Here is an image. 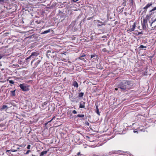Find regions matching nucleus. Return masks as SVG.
Instances as JSON below:
<instances>
[{"label":"nucleus","instance_id":"2f4dec72","mask_svg":"<svg viewBox=\"0 0 156 156\" xmlns=\"http://www.w3.org/2000/svg\"><path fill=\"white\" fill-rule=\"evenodd\" d=\"M10 151V150H7L6 152L7 153V154H10L11 153H9V152Z\"/></svg>","mask_w":156,"mask_h":156},{"label":"nucleus","instance_id":"0eeeda50","mask_svg":"<svg viewBox=\"0 0 156 156\" xmlns=\"http://www.w3.org/2000/svg\"><path fill=\"white\" fill-rule=\"evenodd\" d=\"M152 5V2H151L150 3H149L147 4L144 7L143 9H144L147 10L148 8L151 6Z\"/></svg>","mask_w":156,"mask_h":156},{"label":"nucleus","instance_id":"cd10ccee","mask_svg":"<svg viewBox=\"0 0 156 156\" xmlns=\"http://www.w3.org/2000/svg\"><path fill=\"white\" fill-rule=\"evenodd\" d=\"M85 124H86V125L87 126H89V123L88 122H87V121L85 122Z\"/></svg>","mask_w":156,"mask_h":156},{"label":"nucleus","instance_id":"f03ea898","mask_svg":"<svg viewBox=\"0 0 156 156\" xmlns=\"http://www.w3.org/2000/svg\"><path fill=\"white\" fill-rule=\"evenodd\" d=\"M19 86L23 91H27L29 90L28 87L25 83L20 84V85Z\"/></svg>","mask_w":156,"mask_h":156},{"label":"nucleus","instance_id":"c756f323","mask_svg":"<svg viewBox=\"0 0 156 156\" xmlns=\"http://www.w3.org/2000/svg\"><path fill=\"white\" fill-rule=\"evenodd\" d=\"M30 152V150H28L26 152V153H25V154H29V152Z\"/></svg>","mask_w":156,"mask_h":156},{"label":"nucleus","instance_id":"37998d69","mask_svg":"<svg viewBox=\"0 0 156 156\" xmlns=\"http://www.w3.org/2000/svg\"><path fill=\"white\" fill-rule=\"evenodd\" d=\"M123 4L124 5V6H126V4L125 3H124V2L123 3Z\"/></svg>","mask_w":156,"mask_h":156},{"label":"nucleus","instance_id":"5701e85b","mask_svg":"<svg viewBox=\"0 0 156 156\" xmlns=\"http://www.w3.org/2000/svg\"><path fill=\"white\" fill-rule=\"evenodd\" d=\"M9 81V83L12 84H14V82L12 80H8Z\"/></svg>","mask_w":156,"mask_h":156},{"label":"nucleus","instance_id":"e433bc0d","mask_svg":"<svg viewBox=\"0 0 156 156\" xmlns=\"http://www.w3.org/2000/svg\"><path fill=\"white\" fill-rule=\"evenodd\" d=\"M79 0H72V1H73L74 2H76L78 1Z\"/></svg>","mask_w":156,"mask_h":156},{"label":"nucleus","instance_id":"f8f14e48","mask_svg":"<svg viewBox=\"0 0 156 156\" xmlns=\"http://www.w3.org/2000/svg\"><path fill=\"white\" fill-rule=\"evenodd\" d=\"M96 105V113L99 115H100V112H99V109L98 108V105Z\"/></svg>","mask_w":156,"mask_h":156},{"label":"nucleus","instance_id":"7c9ffc66","mask_svg":"<svg viewBox=\"0 0 156 156\" xmlns=\"http://www.w3.org/2000/svg\"><path fill=\"white\" fill-rule=\"evenodd\" d=\"M32 57H30V56H29V57H28V58H27L26 59V60H28V59H31V58Z\"/></svg>","mask_w":156,"mask_h":156},{"label":"nucleus","instance_id":"20e7f679","mask_svg":"<svg viewBox=\"0 0 156 156\" xmlns=\"http://www.w3.org/2000/svg\"><path fill=\"white\" fill-rule=\"evenodd\" d=\"M85 102L83 101H82L80 102L79 108H85Z\"/></svg>","mask_w":156,"mask_h":156},{"label":"nucleus","instance_id":"393cba45","mask_svg":"<svg viewBox=\"0 0 156 156\" xmlns=\"http://www.w3.org/2000/svg\"><path fill=\"white\" fill-rule=\"evenodd\" d=\"M155 21H156V18L154 20L152 21V22L151 23V26H152V25L155 22Z\"/></svg>","mask_w":156,"mask_h":156},{"label":"nucleus","instance_id":"4468645a","mask_svg":"<svg viewBox=\"0 0 156 156\" xmlns=\"http://www.w3.org/2000/svg\"><path fill=\"white\" fill-rule=\"evenodd\" d=\"M40 60H38L37 62L35 64H34V68H36L37 66L39 64V63H40Z\"/></svg>","mask_w":156,"mask_h":156},{"label":"nucleus","instance_id":"bb28decb","mask_svg":"<svg viewBox=\"0 0 156 156\" xmlns=\"http://www.w3.org/2000/svg\"><path fill=\"white\" fill-rule=\"evenodd\" d=\"M72 113L74 114H76L77 113V112L75 110H74L73 111Z\"/></svg>","mask_w":156,"mask_h":156},{"label":"nucleus","instance_id":"c85d7f7f","mask_svg":"<svg viewBox=\"0 0 156 156\" xmlns=\"http://www.w3.org/2000/svg\"><path fill=\"white\" fill-rule=\"evenodd\" d=\"M30 147H31L30 145L29 144L27 145V148L28 149H30Z\"/></svg>","mask_w":156,"mask_h":156},{"label":"nucleus","instance_id":"2eb2a0df","mask_svg":"<svg viewBox=\"0 0 156 156\" xmlns=\"http://www.w3.org/2000/svg\"><path fill=\"white\" fill-rule=\"evenodd\" d=\"M84 117V115L83 114H78L77 116H76V117H80V118H83Z\"/></svg>","mask_w":156,"mask_h":156},{"label":"nucleus","instance_id":"dca6fc26","mask_svg":"<svg viewBox=\"0 0 156 156\" xmlns=\"http://www.w3.org/2000/svg\"><path fill=\"white\" fill-rule=\"evenodd\" d=\"M47 103H47V101H45V102H44L42 104L41 106L43 108H44V106L46 105H47Z\"/></svg>","mask_w":156,"mask_h":156},{"label":"nucleus","instance_id":"a878e982","mask_svg":"<svg viewBox=\"0 0 156 156\" xmlns=\"http://www.w3.org/2000/svg\"><path fill=\"white\" fill-rule=\"evenodd\" d=\"M140 47L141 48H147V47L146 46H144L143 45H141L140 46Z\"/></svg>","mask_w":156,"mask_h":156},{"label":"nucleus","instance_id":"49530a36","mask_svg":"<svg viewBox=\"0 0 156 156\" xmlns=\"http://www.w3.org/2000/svg\"><path fill=\"white\" fill-rule=\"evenodd\" d=\"M118 88H115V90H118Z\"/></svg>","mask_w":156,"mask_h":156},{"label":"nucleus","instance_id":"a18cd8bd","mask_svg":"<svg viewBox=\"0 0 156 156\" xmlns=\"http://www.w3.org/2000/svg\"><path fill=\"white\" fill-rule=\"evenodd\" d=\"M80 154V152H79L77 154V155H79Z\"/></svg>","mask_w":156,"mask_h":156},{"label":"nucleus","instance_id":"ea45409f","mask_svg":"<svg viewBox=\"0 0 156 156\" xmlns=\"http://www.w3.org/2000/svg\"><path fill=\"white\" fill-rule=\"evenodd\" d=\"M85 56V54H83V55H82L81 56H82V57H84V56Z\"/></svg>","mask_w":156,"mask_h":156},{"label":"nucleus","instance_id":"39448f33","mask_svg":"<svg viewBox=\"0 0 156 156\" xmlns=\"http://www.w3.org/2000/svg\"><path fill=\"white\" fill-rule=\"evenodd\" d=\"M52 53H54V52H51V51L48 50V51H47V57L49 58V56H51V58H54V55L53 56L51 55V54Z\"/></svg>","mask_w":156,"mask_h":156},{"label":"nucleus","instance_id":"79ce46f5","mask_svg":"<svg viewBox=\"0 0 156 156\" xmlns=\"http://www.w3.org/2000/svg\"><path fill=\"white\" fill-rule=\"evenodd\" d=\"M2 57V56L0 55V59Z\"/></svg>","mask_w":156,"mask_h":156},{"label":"nucleus","instance_id":"6e6552de","mask_svg":"<svg viewBox=\"0 0 156 156\" xmlns=\"http://www.w3.org/2000/svg\"><path fill=\"white\" fill-rule=\"evenodd\" d=\"M38 54V53L36 52H34L32 53L30 55V57H31L32 58H34V57H36L37 56Z\"/></svg>","mask_w":156,"mask_h":156},{"label":"nucleus","instance_id":"423d86ee","mask_svg":"<svg viewBox=\"0 0 156 156\" xmlns=\"http://www.w3.org/2000/svg\"><path fill=\"white\" fill-rule=\"evenodd\" d=\"M155 12H156V7H154L150 11L151 15H152Z\"/></svg>","mask_w":156,"mask_h":156},{"label":"nucleus","instance_id":"f257e3e1","mask_svg":"<svg viewBox=\"0 0 156 156\" xmlns=\"http://www.w3.org/2000/svg\"><path fill=\"white\" fill-rule=\"evenodd\" d=\"M132 85L131 81L123 80L119 84L118 88L120 89L121 91L124 92L126 90L130 89Z\"/></svg>","mask_w":156,"mask_h":156},{"label":"nucleus","instance_id":"ddd939ff","mask_svg":"<svg viewBox=\"0 0 156 156\" xmlns=\"http://www.w3.org/2000/svg\"><path fill=\"white\" fill-rule=\"evenodd\" d=\"M51 30L50 29H48L47 30H45L43 32L41 33V34H45L48 33L50 32V31Z\"/></svg>","mask_w":156,"mask_h":156},{"label":"nucleus","instance_id":"58836bf2","mask_svg":"<svg viewBox=\"0 0 156 156\" xmlns=\"http://www.w3.org/2000/svg\"><path fill=\"white\" fill-rule=\"evenodd\" d=\"M129 0V2L130 3H131L132 4V5L133 4V0Z\"/></svg>","mask_w":156,"mask_h":156},{"label":"nucleus","instance_id":"a211bd4d","mask_svg":"<svg viewBox=\"0 0 156 156\" xmlns=\"http://www.w3.org/2000/svg\"><path fill=\"white\" fill-rule=\"evenodd\" d=\"M142 27L143 29H145L146 28V24L142 23Z\"/></svg>","mask_w":156,"mask_h":156},{"label":"nucleus","instance_id":"4be33fe9","mask_svg":"<svg viewBox=\"0 0 156 156\" xmlns=\"http://www.w3.org/2000/svg\"><path fill=\"white\" fill-rule=\"evenodd\" d=\"M95 57H96V56L94 55H91V58L92 59L93 58H94V59L95 58Z\"/></svg>","mask_w":156,"mask_h":156},{"label":"nucleus","instance_id":"09e8293b","mask_svg":"<svg viewBox=\"0 0 156 156\" xmlns=\"http://www.w3.org/2000/svg\"><path fill=\"white\" fill-rule=\"evenodd\" d=\"M112 153H113V154H114V153H115V152H114H114H112Z\"/></svg>","mask_w":156,"mask_h":156},{"label":"nucleus","instance_id":"473e14b6","mask_svg":"<svg viewBox=\"0 0 156 156\" xmlns=\"http://www.w3.org/2000/svg\"><path fill=\"white\" fill-rule=\"evenodd\" d=\"M4 0H0V3H3L4 2Z\"/></svg>","mask_w":156,"mask_h":156},{"label":"nucleus","instance_id":"9d476101","mask_svg":"<svg viewBox=\"0 0 156 156\" xmlns=\"http://www.w3.org/2000/svg\"><path fill=\"white\" fill-rule=\"evenodd\" d=\"M48 151V150L43 151L40 154V156H43L44 155L46 154Z\"/></svg>","mask_w":156,"mask_h":156},{"label":"nucleus","instance_id":"8fccbe9b","mask_svg":"<svg viewBox=\"0 0 156 156\" xmlns=\"http://www.w3.org/2000/svg\"><path fill=\"white\" fill-rule=\"evenodd\" d=\"M19 149V148H17V149Z\"/></svg>","mask_w":156,"mask_h":156},{"label":"nucleus","instance_id":"4c0bfd02","mask_svg":"<svg viewBox=\"0 0 156 156\" xmlns=\"http://www.w3.org/2000/svg\"><path fill=\"white\" fill-rule=\"evenodd\" d=\"M133 132H134V133H138V132H137V131H136V130H134L133 131Z\"/></svg>","mask_w":156,"mask_h":156},{"label":"nucleus","instance_id":"1a4fd4ad","mask_svg":"<svg viewBox=\"0 0 156 156\" xmlns=\"http://www.w3.org/2000/svg\"><path fill=\"white\" fill-rule=\"evenodd\" d=\"M15 91L16 90L13 91H10V94L11 96L12 97L15 96Z\"/></svg>","mask_w":156,"mask_h":156},{"label":"nucleus","instance_id":"f704fd0d","mask_svg":"<svg viewBox=\"0 0 156 156\" xmlns=\"http://www.w3.org/2000/svg\"><path fill=\"white\" fill-rule=\"evenodd\" d=\"M142 34V32H139L138 33V35H139L140 34Z\"/></svg>","mask_w":156,"mask_h":156},{"label":"nucleus","instance_id":"aec40b11","mask_svg":"<svg viewBox=\"0 0 156 156\" xmlns=\"http://www.w3.org/2000/svg\"><path fill=\"white\" fill-rule=\"evenodd\" d=\"M4 81L3 80V78L0 76V82L4 83Z\"/></svg>","mask_w":156,"mask_h":156},{"label":"nucleus","instance_id":"a19ab883","mask_svg":"<svg viewBox=\"0 0 156 156\" xmlns=\"http://www.w3.org/2000/svg\"><path fill=\"white\" fill-rule=\"evenodd\" d=\"M11 151H12V152H16V151H17V150H12Z\"/></svg>","mask_w":156,"mask_h":156},{"label":"nucleus","instance_id":"72a5a7b5","mask_svg":"<svg viewBox=\"0 0 156 156\" xmlns=\"http://www.w3.org/2000/svg\"><path fill=\"white\" fill-rule=\"evenodd\" d=\"M155 29H156V25L154 27H152V30H154Z\"/></svg>","mask_w":156,"mask_h":156},{"label":"nucleus","instance_id":"c9c22d12","mask_svg":"<svg viewBox=\"0 0 156 156\" xmlns=\"http://www.w3.org/2000/svg\"><path fill=\"white\" fill-rule=\"evenodd\" d=\"M55 118V117H53L52 119H51L50 121H49L48 122V123L49 122H51L53 119H54V118Z\"/></svg>","mask_w":156,"mask_h":156},{"label":"nucleus","instance_id":"f3484780","mask_svg":"<svg viewBox=\"0 0 156 156\" xmlns=\"http://www.w3.org/2000/svg\"><path fill=\"white\" fill-rule=\"evenodd\" d=\"M84 95V93L81 92L79 93L78 95V97L80 98L82 97Z\"/></svg>","mask_w":156,"mask_h":156},{"label":"nucleus","instance_id":"7ed1b4c3","mask_svg":"<svg viewBox=\"0 0 156 156\" xmlns=\"http://www.w3.org/2000/svg\"><path fill=\"white\" fill-rule=\"evenodd\" d=\"M136 27V23H134L133 25L130 26V27L129 29V31L130 32H132L134 31Z\"/></svg>","mask_w":156,"mask_h":156},{"label":"nucleus","instance_id":"b1692460","mask_svg":"<svg viewBox=\"0 0 156 156\" xmlns=\"http://www.w3.org/2000/svg\"><path fill=\"white\" fill-rule=\"evenodd\" d=\"M7 107V106L5 105H3L2 107V109H5Z\"/></svg>","mask_w":156,"mask_h":156},{"label":"nucleus","instance_id":"6ab92c4d","mask_svg":"<svg viewBox=\"0 0 156 156\" xmlns=\"http://www.w3.org/2000/svg\"><path fill=\"white\" fill-rule=\"evenodd\" d=\"M143 23L146 24L147 22V20L145 18L143 19Z\"/></svg>","mask_w":156,"mask_h":156},{"label":"nucleus","instance_id":"c03bdc74","mask_svg":"<svg viewBox=\"0 0 156 156\" xmlns=\"http://www.w3.org/2000/svg\"><path fill=\"white\" fill-rule=\"evenodd\" d=\"M48 122H47V123H45V125H47L48 124Z\"/></svg>","mask_w":156,"mask_h":156},{"label":"nucleus","instance_id":"412c9836","mask_svg":"<svg viewBox=\"0 0 156 156\" xmlns=\"http://www.w3.org/2000/svg\"><path fill=\"white\" fill-rule=\"evenodd\" d=\"M79 59L80 60H83L84 61H86V60L83 57H82V56H80L79 57Z\"/></svg>","mask_w":156,"mask_h":156},{"label":"nucleus","instance_id":"de8ad7c7","mask_svg":"<svg viewBox=\"0 0 156 156\" xmlns=\"http://www.w3.org/2000/svg\"><path fill=\"white\" fill-rule=\"evenodd\" d=\"M34 61V60L33 61H32V62H31V64H32L33 63V62Z\"/></svg>","mask_w":156,"mask_h":156},{"label":"nucleus","instance_id":"9b49d317","mask_svg":"<svg viewBox=\"0 0 156 156\" xmlns=\"http://www.w3.org/2000/svg\"><path fill=\"white\" fill-rule=\"evenodd\" d=\"M73 86L75 87L78 88V83L76 81H74L73 83Z\"/></svg>","mask_w":156,"mask_h":156}]
</instances>
